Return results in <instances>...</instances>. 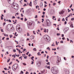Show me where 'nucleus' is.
<instances>
[{
	"label": "nucleus",
	"mask_w": 74,
	"mask_h": 74,
	"mask_svg": "<svg viewBox=\"0 0 74 74\" xmlns=\"http://www.w3.org/2000/svg\"><path fill=\"white\" fill-rule=\"evenodd\" d=\"M73 5L72 4H71V6H70L69 7L70 8H71V7H72V6Z\"/></svg>",
	"instance_id": "37998d69"
},
{
	"label": "nucleus",
	"mask_w": 74,
	"mask_h": 74,
	"mask_svg": "<svg viewBox=\"0 0 74 74\" xmlns=\"http://www.w3.org/2000/svg\"><path fill=\"white\" fill-rule=\"evenodd\" d=\"M70 27H72V28L74 27L73 26V24H71L70 25Z\"/></svg>",
	"instance_id": "f3484780"
},
{
	"label": "nucleus",
	"mask_w": 74,
	"mask_h": 74,
	"mask_svg": "<svg viewBox=\"0 0 74 74\" xmlns=\"http://www.w3.org/2000/svg\"><path fill=\"white\" fill-rule=\"evenodd\" d=\"M27 19L26 18H25V19H24V21L25 22H26V21H27Z\"/></svg>",
	"instance_id": "cd10ccee"
},
{
	"label": "nucleus",
	"mask_w": 74,
	"mask_h": 74,
	"mask_svg": "<svg viewBox=\"0 0 74 74\" xmlns=\"http://www.w3.org/2000/svg\"><path fill=\"white\" fill-rule=\"evenodd\" d=\"M13 51L14 52H16V50L14 49Z\"/></svg>",
	"instance_id": "a878e982"
},
{
	"label": "nucleus",
	"mask_w": 74,
	"mask_h": 74,
	"mask_svg": "<svg viewBox=\"0 0 74 74\" xmlns=\"http://www.w3.org/2000/svg\"><path fill=\"white\" fill-rule=\"evenodd\" d=\"M26 50V49H24L23 50V51H25Z\"/></svg>",
	"instance_id": "052dcab7"
},
{
	"label": "nucleus",
	"mask_w": 74,
	"mask_h": 74,
	"mask_svg": "<svg viewBox=\"0 0 74 74\" xmlns=\"http://www.w3.org/2000/svg\"><path fill=\"white\" fill-rule=\"evenodd\" d=\"M56 4V3H53V5H55Z\"/></svg>",
	"instance_id": "de8ad7c7"
},
{
	"label": "nucleus",
	"mask_w": 74,
	"mask_h": 74,
	"mask_svg": "<svg viewBox=\"0 0 74 74\" xmlns=\"http://www.w3.org/2000/svg\"><path fill=\"white\" fill-rule=\"evenodd\" d=\"M1 32H3H3H4L3 31V29H1Z\"/></svg>",
	"instance_id": "603ef678"
},
{
	"label": "nucleus",
	"mask_w": 74,
	"mask_h": 74,
	"mask_svg": "<svg viewBox=\"0 0 74 74\" xmlns=\"http://www.w3.org/2000/svg\"><path fill=\"white\" fill-rule=\"evenodd\" d=\"M64 71L66 74H70V72H69V70H67V69H65Z\"/></svg>",
	"instance_id": "9d476101"
},
{
	"label": "nucleus",
	"mask_w": 74,
	"mask_h": 74,
	"mask_svg": "<svg viewBox=\"0 0 74 74\" xmlns=\"http://www.w3.org/2000/svg\"><path fill=\"white\" fill-rule=\"evenodd\" d=\"M62 21H65V20L64 19V18H62Z\"/></svg>",
	"instance_id": "864d4df0"
},
{
	"label": "nucleus",
	"mask_w": 74,
	"mask_h": 74,
	"mask_svg": "<svg viewBox=\"0 0 74 74\" xmlns=\"http://www.w3.org/2000/svg\"><path fill=\"white\" fill-rule=\"evenodd\" d=\"M41 23V22L40 21H38V24H40V23Z\"/></svg>",
	"instance_id": "ea45409f"
},
{
	"label": "nucleus",
	"mask_w": 74,
	"mask_h": 74,
	"mask_svg": "<svg viewBox=\"0 0 74 74\" xmlns=\"http://www.w3.org/2000/svg\"><path fill=\"white\" fill-rule=\"evenodd\" d=\"M23 65H24L25 66H26V63H23Z\"/></svg>",
	"instance_id": "79ce46f5"
},
{
	"label": "nucleus",
	"mask_w": 74,
	"mask_h": 74,
	"mask_svg": "<svg viewBox=\"0 0 74 74\" xmlns=\"http://www.w3.org/2000/svg\"><path fill=\"white\" fill-rule=\"evenodd\" d=\"M7 40H9V38H6Z\"/></svg>",
	"instance_id": "0e129e2a"
},
{
	"label": "nucleus",
	"mask_w": 74,
	"mask_h": 74,
	"mask_svg": "<svg viewBox=\"0 0 74 74\" xmlns=\"http://www.w3.org/2000/svg\"><path fill=\"white\" fill-rule=\"evenodd\" d=\"M4 34V36H7V37H8V35L5 34Z\"/></svg>",
	"instance_id": "f704fd0d"
},
{
	"label": "nucleus",
	"mask_w": 74,
	"mask_h": 74,
	"mask_svg": "<svg viewBox=\"0 0 74 74\" xmlns=\"http://www.w3.org/2000/svg\"><path fill=\"white\" fill-rule=\"evenodd\" d=\"M44 38L45 40L46 41H49L50 39H49V37L47 35H45L44 36Z\"/></svg>",
	"instance_id": "7ed1b4c3"
},
{
	"label": "nucleus",
	"mask_w": 74,
	"mask_h": 74,
	"mask_svg": "<svg viewBox=\"0 0 74 74\" xmlns=\"http://www.w3.org/2000/svg\"><path fill=\"white\" fill-rule=\"evenodd\" d=\"M4 69H5V70H7V68H4Z\"/></svg>",
	"instance_id": "774afa93"
},
{
	"label": "nucleus",
	"mask_w": 74,
	"mask_h": 74,
	"mask_svg": "<svg viewBox=\"0 0 74 74\" xmlns=\"http://www.w3.org/2000/svg\"><path fill=\"white\" fill-rule=\"evenodd\" d=\"M12 19H15V17L14 16H13L12 17Z\"/></svg>",
	"instance_id": "bb28decb"
},
{
	"label": "nucleus",
	"mask_w": 74,
	"mask_h": 74,
	"mask_svg": "<svg viewBox=\"0 0 74 74\" xmlns=\"http://www.w3.org/2000/svg\"><path fill=\"white\" fill-rule=\"evenodd\" d=\"M33 51H36L37 50L36 49V48H34L33 49Z\"/></svg>",
	"instance_id": "5701e85b"
},
{
	"label": "nucleus",
	"mask_w": 74,
	"mask_h": 74,
	"mask_svg": "<svg viewBox=\"0 0 74 74\" xmlns=\"http://www.w3.org/2000/svg\"><path fill=\"white\" fill-rule=\"evenodd\" d=\"M10 38H11L12 37V35H10Z\"/></svg>",
	"instance_id": "49530a36"
},
{
	"label": "nucleus",
	"mask_w": 74,
	"mask_h": 74,
	"mask_svg": "<svg viewBox=\"0 0 74 74\" xmlns=\"http://www.w3.org/2000/svg\"><path fill=\"white\" fill-rule=\"evenodd\" d=\"M23 6L24 7H25V6H26V4L25 3L23 5Z\"/></svg>",
	"instance_id": "bf43d9fd"
},
{
	"label": "nucleus",
	"mask_w": 74,
	"mask_h": 74,
	"mask_svg": "<svg viewBox=\"0 0 74 74\" xmlns=\"http://www.w3.org/2000/svg\"><path fill=\"white\" fill-rule=\"evenodd\" d=\"M60 43H63V40L60 41Z\"/></svg>",
	"instance_id": "13d9d810"
},
{
	"label": "nucleus",
	"mask_w": 74,
	"mask_h": 74,
	"mask_svg": "<svg viewBox=\"0 0 74 74\" xmlns=\"http://www.w3.org/2000/svg\"><path fill=\"white\" fill-rule=\"evenodd\" d=\"M27 27L29 28L30 26H32L33 24V21H29L27 22Z\"/></svg>",
	"instance_id": "20e7f679"
},
{
	"label": "nucleus",
	"mask_w": 74,
	"mask_h": 74,
	"mask_svg": "<svg viewBox=\"0 0 74 74\" xmlns=\"http://www.w3.org/2000/svg\"><path fill=\"white\" fill-rule=\"evenodd\" d=\"M56 29L57 30H59V27H58Z\"/></svg>",
	"instance_id": "4d7b16f0"
},
{
	"label": "nucleus",
	"mask_w": 74,
	"mask_h": 74,
	"mask_svg": "<svg viewBox=\"0 0 74 74\" xmlns=\"http://www.w3.org/2000/svg\"><path fill=\"white\" fill-rule=\"evenodd\" d=\"M37 66H38V67H40V66H41V63L40 62H39L38 63V64H37Z\"/></svg>",
	"instance_id": "2eb2a0df"
},
{
	"label": "nucleus",
	"mask_w": 74,
	"mask_h": 74,
	"mask_svg": "<svg viewBox=\"0 0 74 74\" xmlns=\"http://www.w3.org/2000/svg\"><path fill=\"white\" fill-rule=\"evenodd\" d=\"M47 29H44V32H45V33H47Z\"/></svg>",
	"instance_id": "4be33fe9"
},
{
	"label": "nucleus",
	"mask_w": 74,
	"mask_h": 74,
	"mask_svg": "<svg viewBox=\"0 0 74 74\" xmlns=\"http://www.w3.org/2000/svg\"><path fill=\"white\" fill-rule=\"evenodd\" d=\"M24 59H27V57L26 56H25V57H24Z\"/></svg>",
	"instance_id": "69168bd1"
},
{
	"label": "nucleus",
	"mask_w": 74,
	"mask_h": 74,
	"mask_svg": "<svg viewBox=\"0 0 74 74\" xmlns=\"http://www.w3.org/2000/svg\"><path fill=\"white\" fill-rule=\"evenodd\" d=\"M57 35L58 36H60V34H57Z\"/></svg>",
	"instance_id": "2f4dec72"
},
{
	"label": "nucleus",
	"mask_w": 74,
	"mask_h": 74,
	"mask_svg": "<svg viewBox=\"0 0 74 74\" xmlns=\"http://www.w3.org/2000/svg\"><path fill=\"white\" fill-rule=\"evenodd\" d=\"M25 74H29V72H28L27 71H26Z\"/></svg>",
	"instance_id": "338daca9"
},
{
	"label": "nucleus",
	"mask_w": 74,
	"mask_h": 74,
	"mask_svg": "<svg viewBox=\"0 0 74 74\" xmlns=\"http://www.w3.org/2000/svg\"><path fill=\"white\" fill-rule=\"evenodd\" d=\"M19 74H23V72L22 71H21V73H20Z\"/></svg>",
	"instance_id": "b1692460"
},
{
	"label": "nucleus",
	"mask_w": 74,
	"mask_h": 74,
	"mask_svg": "<svg viewBox=\"0 0 74 74\" xmlns=\"http://www.w3.org/2000/svg\"><path fill=\"white\" fill-rule=\"evenodd\" d=\"M45 70L44 69L42 71H41V72L42 73V74H43L44 72H45Z\"/></svg>",
	"instance_id": "a211bd4d"
},
{
	"label": "nucleus",
	"mask_w": 74,
	"mask_h": 74,
	"mask_svg": "<svg viewBox=\"0 0 74 74\" xmlns=\"http://www.w3.org/2000/svg\"><path fill=\"white\" fill-rule=\"evenodd\" d=\"M34 36H31L30 37V40H32V39H34Z\"/></svg>",
	"instance_id": "ddd939ff"
},
{
	"label": "nucleus",
	"mask_w": 74,
	"mask_h": 74,
	"mask_svg": "<svg viewBox=\"0 0 74 74\" xmlns=\"http://www.w3.org/2000/svg\"><path fill=\"white\" fill-rule=\"evenodd\" d=\"M33 3H34V5H36L37 3V0H35V1H33Z\"/></svg>",
	"instance_id": "4468645a"
},
{
	"label": "nucleus",
	"mask_w": 74,
	"mask_h": 74,
	"mask_svg": "<svg viewBox=\"0 0 74 74\" xmlns=\"http://www.w3.org/2000/svg\"><path fill=\"white\" fill-rule=\"evenodd\" d=\"M37 17H38L37 15H36L35 16L34 18H37Z\"/></svg>",
	"instance_id": "72a5a7b5"
},
{
	"label": "nucleus",
	"mask_w": 74,
	"mask_h": 74,
	"mask_svg": "<svg viewBox=\"0 0 74 74\" xmlns=\"http://www.w3.org/2000/svg\"><path fill=\"white\" fill-rule=\"evenodd\" d=\"M29 53V52H27V53H26V54L27 55H28V54Z\"/></svg>",
	"instance_id": "58836bf2"
},
{
	"label": "nucleus",
	"mask_w": 74,
	"mask_h": 74,
	"mask_svg": "<svg viewBox=\"0 0 74 74\" xmlns=\"http://www.w3.org/2000/svg\"><path fill=\"white\" fill-rule=\"evenodd\" d=\"M47 49H48L49 51H50V48L49 47L47 48Z\"/></svg>",
	"instance_id": "393cba45"
},
{
	"label": "nucleus",
	"mask_w": 74,
	"mask_h": 74,
	"mask_svg": "<svg viewBox=\"0 0 74 74\" xmlns=\"http://www.w3.org/2000/svg\"><path fill=\"white\" fill-rule=\"evenodd\" d=\"M8 21L9 22H11V21L10 20H9Z\"/></svg>",
	"instance_id": "6e6d98bb"
},
{
	"label": "nucleus",
	"mask_w": 74,
	"mask_h": 74,
	"mask_svg": "<svg viewBox=\"0 0 74 74\" xmlns=\"http://www.w3.org/2000/svg\"><path fill=\"white\" fill-rule=\"evenodd\" d=\"M51 71L54 74H56L58 73V69L56 67H53L51 69Z\"/></svg>",
	"instance_id": "f257e3e1"
},
{
	"label": "nucleus",
	"mask_w": 74,
	"mask_h": 74,
	"mask_svg": "<svg viewBox=\"0 0 74 74\" xmlns=\"http://www.w3.org/2000/svg\"><path fill=\"white\" fill-rule=\"evenodd\" d=\"M45 12H42L43 15H45Z\"/></svg>",
	"instance_id": "4c0bfd02"
},
{
	"label": "nucleus",
	"mask_w": 74,
	"mask_h": 74,
	"mask_svg": "<svg viewBox=\"0 0 74 74\" xmlns=\"http://www.w3.org/2000/svg\"><path fill=\"white\" fill-rule=\"evenodd\" d=\"M52 18L53 19H54V18H55L56 17L55 16H53Z\"/></svg>",
	"instance_id": "5fc2aeb1"
},
{
	"label": "nucleus",
	"mask_w": 74,
	"mask_h": 74,
	"mask_svg": "<svg viewBox=\"0 0 74 74\" xmlns=\"http://www.w3.org/2000/svg\"><path fill=\"white\" fill-rule=\"evenodd\" d=\"M50 13L51 14H53L54 13H55V12L54 11V10H51L50 11Z\"/></svg>",
	"instance_id": "f8f14e48"
},
{
	"label": "nucleus",
	"mask_w": 74,
	"mask_h": 74,
	"mask_svg": "<svg viewBox=\"0 0 74 74\" xmlns=\"http://www.w3.org/2000/svg\"><path fill=\"white\" fill-rule=\"evenodd\" d=\"M18 65L16 64V65H14L12 67V69L13 71H15L16 69L18 68Z\"/></svg>",
	"instance_id": "423d86ee"
},
{
	"label": "nucleus",
	"mask_w": 74,
	"mask_h": 74,
	"mask_svg": "<svg viewBox=\"0 0 74 74\" xmlns=\"http://www.w3.org/2000/svg\"><path fill=\"white\" fill-rule=\"evenodd\" d=\"M71 21H74V18H71Z\"/></svg>",
	"instance_id": "473e14b6"
},
{
	"label": "nucleus",
	"mask_w": 74,
	"mask_h": 74,
	"mask_svg": "<svg viewBox=\"0 0 74 74\" xmlns=\"http://www.w3.org/2000/svg\"><path fill=\"white\" fill-rule=\"evenodd\" d=\"M69 29V28L68 27H66L64 30V33H66V32L68 31V30Z\"/></svg>",
	"instance_id": "6e6552de"
},
{
	"label": "nucleus",
	"mask_w": 74,
	"mask_h": 74,
	"mask_svg": "<svg viewBox=\"0 0 74 74\" xmlns=\"http://www.w3.org/2000/svg\"><path fill=\"white\" fill-rule=\"evenodd\" d=\"M33 33H34V34H36V33H35V31H33Z\"/></svg>",
	"instance_id": "09e8293b"
},
{
	"label": "nucleus",
	"mask_w": 74,
	"mask_h": 74,
	"mask_svg": "<svg viewBox=\"0 0 74 74\" xmlns=\"http://www.w3.org/2000/svg\"><path fill=\"white\" fill-rule=\"evenodd\" d=\"M36 9H37V7L38 8H39V6L38 5H37V6H36Z\"/></svg>",
	"instance_id": "c85d7f7f"
},
{
	"label": "nucleus",
	"mask_w": 74,
	"mask_h": 74,
	"mask_svg": "<svg viewBox=\"0 0 74 74\" xmlns=\"http://www.w3.org/2000/svg\"><path fill=\"white\" fill-rule=\"evenodd\" d=\"M7 0L10 4H13V1L12 0Z\"/></svg>",
	"instance_id": "1a4fd4ad"
},
{
	"label": "nucleus",
	"mask_w": 74,
	"mask_h": 74,
	"mask_svg": "<svg viewBox=\"0 0 74 74\" xmlns=\"http://www.w3.org/2000/svg\"><path fill=\"white\" fill-rule=\"evenodd\" d=\"M47 24L45 25V26H49L51 25V23L49 19H47L46 21Z\"/></svg>",
	"instance_id": "39448f33"
},
{
	"label": "nucleus",
	"mask_w": 74,
	"mask_h": 74,
	"mask_svg": "<svg viewBox=\"0 0 74 74\" xmlns=\"http://www.w3.org/2000/svg\"><path fill=\"white\" fill-rule=\"evenodd\" d=\"M16 30L17 31H18L19 32H20V33H21V32H22V29L21 28V27H20V25H18L16 26Z\"/></svg>",
	"instance_id": "f03ea898"
},
{
	"label": "nucleus",
	"mask_w": 74,
	"mask_h": 74,
	"mask_svg": "<svg viewBox=\"0 0 74 74\" xmlns=\"http://www.w3.org/2000/svg\"><path fill=\"white\" fill-rule=\"evenodd\" d=\"M34 63V61H32L31 64H33Z\"/></svg>",
	"instance_id": "c9c22d12"
},
{
	"label": "nucleus",
	"mask_w": 74,
	"mask_h": 74,
	"mask_svg": "<svg viewBox=\"0 0 74 74\" xmlns=\"http://www.w3.org/2000/svg\"><path fill=\"white\" fill-rule=\"evenodd\" d=\"M49 63H49V62H48V63H47V64H49V65H50V64Z\"/></svg>",
	"instance_id": "a19ab883"
},
{
	"label": "nucleus",
	"mask_w": 74,
	"mask_h": 74,
	"mask_svg": "<svg viewBox=\"0 0 74 74\" xmlns=\"http://www.w3.org/2000/svg\"><path fill=\"white\" fill-rule=\"evenodd\" d=\"M60 59H59L58 57V58H57V64H59V62H60Z\"/></svg>",
	"instance_id": "9b49d317"
},
{
	"label": "nucleus",
	"mask_w": 74,
	"mask_h": 74,
	"mask_svg": "<svg viewBox=\"0 0 74 74\" xmlns=\"http://www.w3.org/2000/svg\"><path fill=\"white\" fill-rule=\"evenodd\" d=\"M15 5L16 7H19V5H18L17 3H13L12 5V7H15Z\"/></svg>",
	"instance_id": "0eeeda50"
},
{
	"label": "nucleus",
	"mask_w": 74,
	"mask_h": 74,
	"mask_svg": "<svg viewBox=\"0 0 74 74\" xmlns=\"http://www.w3.org/2000/svg\"><path fill=\"white\" fill-rule=\"evenodd\" d=\"M31 58V59L32 60H33V62H34V60L33 58Z\"/></svg>",
	"instance_id": "e433bc0d"
},
{
	"label": "nucleus",
	"mask_w": 74,
	"mask_h": 74,
	"mask_svg": "<svg viewBox=\"0 0 74 74\" xmlns=\"http://www.w3.org/2000/svg\"><path fill=\"white\" fill-rule=\"evenodd\" d=\"M38 54V56H41V54H40V52H39L38 53H37Z\"/></svg>",
	"instance_id": "aec40b11"
},
{
	"label": "nucleus",
	"mask_w": 74,
	"mask_h": 74,
	"mask_svg": "<svg viewBox=\"0 0 74 74\" xmlns=\"http://www.w3.org/2000/svg\"><path fill=\"white\" fill-rule=\"evenodd\" d=\"M10 59H9V60H8L7 61V63H8V62H9V61H10Z\"/></svg>",
	"instance_id": "c756f323"
},
{
	"label": "nucleus",
	"mask_w": 74,
	"mask_h": 74,
	"mask_svg": "<svg viewBox=\"0 0 74 74\" xmlns=\"http://www.w3.org/2000/svg\"><path fill=\"white\" fill-rule=\"evenodd\" d=\"M5 23H3V26H4V25H5Z\"/></svg>",
	"instance_id": "a18cd8bd"
},
{
	"label": "nucleus",
	"mask_w": 74,
	"mask_h": 74,
	"mask_svg": "<svg viewBox=\"0 0 74 74\" xmlns=\"http://www.w3.org/2000/svg\"><path fill=\"white\" fill-rule=\"evenodd\" d=\"M47 59H48V58H49V56L48 55H47Z\"/></svg>",
	"instance_id": "e2e57ef3"
},
{
	"label": "nucleus",
	"mask_w": 74,
	"mask_h": 74,
	"mask_svg": "<svg viewBox=\"0 0 74 74\" xmlns=\"http://www.w3.org/2000/svg\"><path fill=\"white\" fill-rule=\"evenodd\" d=\"M40 7H42V3L40 4Z\"/></svg>",
	"instance_id": "6ab92c4d"
},
{
	"label": "nucleus",
	"mask_w": 74,
	"mask_h": 74,
	"mask_svg": "<svg viewBox=\"0 0 74 74\" xmlns=\"http://www.w3.org/2000/svg\"><path fill=\"white\" fill-rule=\"evenodd\" d=\"M1 19L2 20H3V17H2V16H1Z\"/></svg>",
	"instance_id": "8fccbe9b"
},
{
	"label": "nucleus",
	"mask_w": 74,
	"mask_h": 74,
	"mask_svg": "<svg viewBox=\"0 0 74 74\" xmlns=\"http://www.w3.org/2000/svg\"><path fill=\"white\" fill-rule=\"evenodd\" d=\"M27 36H30V35H29V33H27Z\"/></svg>",
	"instance_id": "c03bdc74"
},
{
	"label": "nucleus",
	"mask_w": 74,
	"mask_h": 74,
	"mask_svg": "<svg viewBox=\"0 0 74 74\" xmlns=\"http://www.w3.org/2000/svg\"><path fill=\"white\" fill-rule=\"evenodd\" d=\"M61 36H62V37H64V34H62Z\"/></svg>",
	"instance_id": "3c124183"
},
{
	"label": "nucleus",
	"mask_w": 74,
	"mask_h": 74,
	"mask_svg": "<svg viewBox=\"0 0 74 74\" xmlns=\"http://www.w3.org/2000/svg\"><path fill=\"white\" fill-rule=\"evenodd\" d=\"M60 14H63L64 13V11H62L61 12H59Z\"/></svg>",
	"instance_id": "dca6fc26"
},
{
	"label": "nucleus",
	"mask_w": 74,
	"mask_h": 74,
	"mask_svg": "<svg viewBox=\"0 0 74 74\" xmlns=\"http://www.w3.org/2000/svg\"><path fill=\"white\" fill-rule=\"evenodd\" d=\"M15 42H16V44H18V41H16V40H15Z\"/></svg>",
	"instance_id": "7c9ffc66"
},
{
	"label": "nucleus",
	"mask_w": 74,
	"mask_h": 74,
	"mask_svg": "<svg viewBox=\"0 0 74 74\" xmlns=\"http://www.w3.org/2000/svg\"><path fill=\"white\" fill-rule=\"evenodd\" d=\"M15 56V55L14 54L13 55H12V57H14Z\"/></svg>",
	"instance_id": "680f3d73"
},
{
	"label": "nucleus",
	"mask_w": 74,
	"mask_h": 74,
	"mask_svg": "<svg viewBox=\"0 0 74 74\" xmlns=\"http://www.w3.org/2000/svg\"><path fill=\"white\" fill-rule=\"evenodd\" d=\"M32 1H31L30 3L29 4V5H30V6H31V7H32Z\"/></svg>",
	"instance_id": "412c9836"
}]
</instances>
